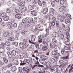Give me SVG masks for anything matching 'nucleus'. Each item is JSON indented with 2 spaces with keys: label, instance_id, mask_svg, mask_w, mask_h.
Returning <instances> with one entry per match:
<instances>
[{
  "label": "nucleus",
  "instance_id": "f257e3e1",
  "mask_svg": "<svg viewBox=\"0 0 73 73\" xmlns=\"http://www.w3.org/2000/svg\"><path fill=\"white\" fill-rule=\"evenodd\" d=\"M27 41L26 40H23V43H20L19 44V46L20 48L22 49H24V45H25V44H27Z\"/></svg>",
  "mask_w": 73,
  "mask_h": 73
},
{
  "label": "nucleus",
  "instance_id": "f03ea898",
  "mask_svg": "<svg viewBox=\"0 0 73 73\" xmlns=\"http://www.w3.org/2000/svg\"><path fill=\"white\" fill-rule=\"evenodd\" d=\"M59 34H60V31H55V33H53L52 34V36L55 38L56 37H58L59 36Z\"/></svg>",
  "mask_w": 73,
  "mask_h": 73
},
{
  "label": "nucleus",
  "instance_id": "7ed1b4c3",
  "mask_svg": "<svg viewBox=\"0 0 73 73\" xmlns=\"http://www.w3.org/2000/svg\"><path fill=\"white\" fill-rule=\"evenodd\" d=\"M46 32H47L46 34H42L39 37H42L43 38H44V37H46L48 36V35H49V31L48 30V29H47H47H46Z\"/></svg>",
  "mask_w": 73,
  "mask_h": 73
},
{
  "label": "nucleus",
  "instance_id": "20e7f679",
  "mask_svg": "<svg viewBox=\"0 0 73 73\" xmlns=\"http://www.w3.org/2000/svg\"><path fill=\"white\" fill-rule=\"evenodd\" d=\"M66 7L64 6H62L59 8V11L60 12H62L63 11H66Z\"/></svg>",
  "mask_w": 73,
  "mask_h": 73
},
{
  "label": "nucleus",
  "instance_id": "39448f33",
  "mask_svg": "<svg viewBox=\"0 0 73 73\" xmlns=\"http://www.w3.org/2000/svg\"><path fill=\"white\" fill-rule=\"evenodd\" d=\"M43 39H44V40L43 43H42V44H44V45L45 46L48 47V42H49L47 41V40L45 38H44Z\"/></svg>",
  "mask_w": 73,
  "mask_h": 73
},
{
  "label": "nucleus",
  "instance_id": "423d86ee",
  "mask_svg": "<svg viewBox=\"0 0 73 73\" xmlns=\"http://www.w3.org/2000/svg\"><path fill=\"white\" fill-rule=\"evenodd\" d=\"M37 66H38V67H40L41 68H43L44 67V66L42 65H37L35 64L34 65L33 67H32V70H35L36 69L35 68L36 67H37Z\"/></svg>",
  "mask_w": 73,
  "mask_h": 73
},
{
  "label": "nucleus",
  "instance_id": "0eeeda50",
  "mask_svg": "<svg viewBox=\"0 0 73 73\" xmlns=\"http://www.w3.org/2000/svg\"><path fill=\"white\" fill-rule=\"evenodd\" d=\"M59 63L60 64V66L62 68L64 67V64H65V62L63 60H60L59 62Z\"/></svg>",
  "mask_w": 73,
  "mask_h": 73
},
{
  "label": "nucleus",
  "instance_id": "6e6552de",
  "mask_svg": "<svg viewBox=\"0 0 73 73\" xmlns=\"http://www.w3.org/2000/svg\"><path fill=\"white\" fill-rule=\"evenodd\" d=\"M59 37L61 39L63 40V41H65L66 40H69L68 38H64V35L62 34H60L59 35Z\"/></svg>",
  "mask_w": 73,
  "mask_h": 73
},
{
  "label": "nucleus",
  "instance_id": "1a4fd4ad",
  "mask_svg": "<svg viewBox=\"0 0 73 73\" xmlns=\"http://www.w3.org/2000/svg\"><path fill=\"white\" fill-rule=\"evenodd\" d=\"M52 55H55V56H57V57H59V55L60 54L59 53L56 52V51H53L52 52Z\"/></svg>",
  "mask_w": 73,
  "mask_h": 73
},
{
  "label": "nucleus",
  "instance_id": "9d476101",
  "mask_svg": "<svg viewBox=\"0 0 73 73\" xmlns=\"http://www.w3.org/2000/svg\"><path fill=\"white\" fill-rule=\"evenodd\" d=\"M19 9L20 10H21V11H23V12H25V11L27 10V8L23 6L20 7H19Z\"/></svg>",
  "mask_w": 73,
  "mask_h": 73
},
{
  "label": "nucleus",
  "instance_id": "9b49d317",
  "mask_svg": "<svg viewBox=\"0 0 73 73\" xmlns=\"http://www.w3.org/2000/svg\"><path fill=\"white\" fill-rule=\"evenodd\" d=\"M48 12V8H45L43 9L42 12L43 14H46Z\"/></svg>",
  "mask_w": 73,
  "mask_h": 73
},
{
  "label": "nucleus",
  "instance_id": "f8f14e48",
  "mask_svg": "<svg viewBox=\"0 0 73 73\" xmlns=\"http://www.w3.org/2000/svg\"><path fill=\"white\" fill-rule=\"evenodd\" d=\"M28 60L29 62H31L33 64H34V63L36 62V60L32 59L31 57H29V58Z\"/></svg>",
  "mask_w": 73,
  "mask_h": 73
},
{
  "label": "nucleus",
  "instance_id": "ddd939ff",
  "mask_svg": "<svg viewBox=\"0 0 73 73\" xmlns=\"http://www.w3.org/2000/svg\"><path fill=\"white\" fill-rule=\"evenodd\" d=\"M8 55L9 57V61H11L12 59L13 60V56L11 55V54L10 52H9L8 53Z\"/></svg>",
  "mask_w": 73,
  "mask_h": 73
},
{
  "label": "nucleus",
  "instance_id": "4468645a",
  "mask_svg": "<svg viewBox=\"0 0 73 73\" xmlns=\"http://www.w3.org/2000/svg\"><path fill=\"white\" fill-rule=\"evenodd\" d=\"M46 66L47 68H50L51 66H52V64L50 62L48 61L46 63Z\"/></svg>",
  "mask_w": 73,
  "mask_h": 73
},
{
  "label": "nucleus",
  "instance_id": "2eb2a0df",
  "mask_svg": "<svg viewBox=\"0 0 73 73\" xmlns=\"http://www.w3.org/2000/svg\"><path fill=\"white\" fill-rule=\"evenodd\" d=\"M54 9L53 8L51 9L49 13L50 15L53 16V14H54Z\"/></svg>",
  "mask_w": 73,
  "mask_h": 73
},
{
  "label": "nucleus",
  "instance_id": "dca6fc26",
  "mask_svg": "<svg viewBox=\"0 0 73 73\" xmlns=\"http://www.w3.org/2000/svg\"><path fill=\"white\" fill-rule=\"evenodd\" d=\"M11 69L12 72H14V71H15V70H16L17 68H16V67L15 66H12L11 68Z\"/></svg>",
  "mask_w": 73,
  "mask_h": 73
},
{
  "label": "nucleus",
  "instance_id": "f3484780",
  "mask_svg": "<svg viewBox=\"0 0 73 73\" xmlns=\"http://www.w3.org/2000/svg\"><path fill=\"white\" fill-rule=\"evenodd\" d=\"M35 8V7L33 5H30L28 7V8L29 10V11H31V10H33V9H34V8Z\"/></svg>",
  "mask_w": 73,
  "mask_h": 73
},
{
  "label": "nucleus",
  "instance_id": "a211bd4d",
  "mask_svg": "<svg viewBox=\"0 0 73 73\" xmlns=\"http://www.w3.org/2000/svg\"><path fill=\"white\" fill-rule=\"evenodd\" d=\"M23 70L24 71H26V72L29 71V68L28 66L25 67L23 68Z\"/></svg>",
  "mask_w": 73,
  "mask_h": 73
},
{
  "label": "nucleus",
  "instance_id": "6ab92c4d",
  "mask_svg": "<svg viewBox=\"0 0 73 73\" xmlns=\"http://www.w3.org/2000/svg\"><path fill=\"white\" fill-rule=\"evenodd\" d=\"M29 17H27L26 18H24L23 19L22 21L23 23H25L29 19Z\"/></svg>",
  "mask_w": 73,
  "mask_h": 73
},
{
  "label": "nucleus",
  "instance_id": "aec40b11",
  "mask_svg": "<svg viewBox=\"0 0 73 73\" xmlns=\"http://www.w3.org/2000/svg\"><path fill=\"white\" fill-rule=\"evenodd\" d=\"M31 13L32 15H33V16H35L37 15V13L35 11H32L31 12Z\"/></svg>",
  "mask_w": 73,
  "mask_h": 73
},
{
  "label": "nucleus",
  "instance_id": "412c9836",
  "mask_svg": "<svg viewBox=\"0 0 73 73\" xmlns=\"http://www.w3.org/2000/svg\"><path fill=\"white\" fill-rule=\"evenodd\" d=\"M9 33L8 32H5L3 34V36L5 37H7L9 36Z\"/></svg>",
  "mask_w": 73,
  "mask_h": 73
},
{
  "label": "nucleus",
  "instance_id": "4be33fe9",
  "mask_svg": "<svg viewBox=\"0 0 73 73\" xmlns=\"http://www.w3.org/2000/svg\"><path fill=\"white\" fill-rule=\"evenodd\" d=\"M39 62L41 63L42 64H46V62L43 59H40L39 60Z\"/></svg>",
  "mask_w": 73,
  "mask_h": 73
},
{
  "label": "nucleus",
  "instance_id": "5701e85b",
  "mask_svg": "<svg viewBox=\"0 0 73 73\" xmlns=\"http://www.w3.org/2000/svg\"><path fill=\"white\" fill-rule=\"evenodd\" d=\"M36 38V35H33L31 37V41L33 42L35 41Z\"/></svg>",
  "mask_w": 73,
  "mask_h": 73
},
{
  "label": "nucleus",
  "instance_id": "b1692460",
  "mask_svg": "<svg viewBox=\"0 0 73 73\" xmlns=\"http://www.w3.org/2000/svg\"><path fill=\"white\" fill-rule=\"evenodd\" d=\"M55 1L54 0H51V4L53 7H54V6H55V3H54Z\"/></svg>",
  "mask_w": 73,
  "mask_h": 73
},
{
  "label": "nucleus",
  "instance_id": "393cba45",
  "mask_svg": "<svg viewBox=\"0 0 73 73\" xmlns=\"http://www.w3.org/2000/svg\"><path fill=\"white\" fill-rule=\"evenodd\" d=\"M32 57L34 59H35L36 60H38L39 59L37 57V56H36L35 54H33L32 55Z\"/></svg>",
  "mask_w": 73,
  "mask_h": 73
},
{
  "label": "nucleus",
  "instance_id": "a878e982",
  "mask_svg": "<svg viewBox=\"0 0 73 73\" xmlns=\"http://www.w3.org/2000/svg\"><path fill=\"white\" fill-rule=\"evenodd\" d=\"M7 25L8 27L10 28L12 27V24L11 23L8 22L7 23Z\"/></svg>",
  "mask_w": 73,
  "mask_h": 73
},
{
  "label": "nucleus",
  "instance_id": "bb28decb",
  "mask_svg": "<svg viewBox=\"0 0 73 73\" xmlns=\"http://www.w3.org/2000/svg\"><path fill=\"white\" fill-rule=\"evenodd\" d=\"M28 61V59H26L24 60L23 61V63H21L20 64V65H25L26 64V63Z\"/></svg>",
  "mask_w": 73,
  "mask_h": 73
},
{
  "label": "nucleus",
  "instance_id": "cd10ccee",
  "mask_svg": "<svg viewBox=\"0 0 73 73\" xmlns=\"http://www.w3.org/2000/svg\"><path fill=\"white\" fill-rule=\"evenodd\" d=\"M21 16H22L21 15H15V17L16 18L20 19H21Z\"/></svg>",
  "mask_w": 73,
  "mask_h": 73
},
{
  "label": "nucleus",
  "instance_id": "c85d7f7f",
  "mask_svg": "<svg viewBox=\"0 0 73 73\" xmlns=\"http://www.w3.org/2000/svg\"><path fill=\"white\" fill-rule=\"evenodd\" d=\"M25 48H26L27 49H29L30 48V46H29V45L28 44H26L25 46H24V49Z\"/></svg>",
  "mask_w": 73,
  "mask_h": 73
},
{
  "label": "nucleus",
  "instance_id": "c756f323",
  "mask_svg": "<svg viewBox=\"0 0 73 73\" xmlns=\"http://www.w3.org/2000/svg\"><path fill=\"white\" fill-rule=\"evenodd\" d=\"M25 55L24 56L25 58H26L27 59H28V58L29 57V53L27 52H25Z\"/></svg>",
  "mask_w": 73,
  "mask_h": 73
},
{
  "label": "nucleus",
  "instance_id": "7c9ffc66",
  "mask_svg": "<svg viewBox=\"0 0 73 73\" xmlns=\"http://www.w3.org/2000/svg\"><path fill=\"white\" fill-rule=\"evenodd\" d=\"M18 58L21 60L23 59V58H24V54H22L19 56Z\"/></svg>",
  "mask_w": 73,
  "mask_h": 73
},
{
  "label": "nucleus",
  "instance_id": "2f4dec72",
  "mask_svg": "<svg viewBox=\"0 0 73 73\" xmlns=\"http://www.w3.org/2000/svg\"><path fill=\"white\" fill-rule=\"evenodd\" d=\"M9 20V17L8 16L5 17L4 19L3 20L4 21H8Z\"/></svg>",
  "mask_w": 73,
  "mask_h": 73
},
{
  "label": "nucleus",
  "instance_id": "473e14b6",
  "mask_svg": "<svg viewBox=\"0 0 73 73\" xmlns=\"http://www.w3.org/2000/svg\"><path fill=\"white\" fill-rule=\"evenodd\" d=\"M49 69L51 72H53V71L56 70V69L53 67H51L49 68Z\"/></svg>",
  "mask_w": 73,
  "mask_h": 73
},
{
  "label": "nucleus",
  "instance_id": "72a5a7b5",
  "mask_svg": "<svg viewBox=\"0 0 73 73\" xmlns=\"http://www.w3.org/2000/svg\"><path fill=\"white\" fill-rule=\"evenodd\" d=\"M48 47L45 46V47H43V48H42V50H43V51H46V50H47V49H48Z\"/></svg>",
  "mask_w": 73,
  "mask_h": 73
},
{
  "label": "nucleus",
  "instance_id": "f704fd0d",
  "mask_svg": "<svg viewBox=\"0 0 73 73\" xmlns=\"http://www.w3.org/2000/svg\"><path fill=\"white\" fill-rule=\"evenodd\" d=\"M61 72H62V69L61 68H59L56 70L57 73H61Z\"/></svg>",
  "mask_w": 73,
  "mask_h": 73
},
{
  "label": "nucleus",
  "instance_id": "c9c22d12",
  "mask_svg": "<svg viewBox=\"0 0 73 73\" xmlns=\"http://www.w3.org/2000/svg\"><path fill=\"white\" fill-rule=\"evenodd\" d=\"M0 15L1 17H4V16H7V13H2L0 14Z\"/></svg>",
  "mask_w": 73,
  "mask_h": 73
},
{
  "label": "nucleus",
  "instance_id": "e433bc0d",
  "mask_svg": "<svg viewBox=\"0 0 73 73\" xmlns=\"http://www.w3.org/2000/svg\"><path fill=\"white\" fill-rule=\"evenodd\" d=\"M55 46V45L54 44V43H51L50 44V48H53Z\"/></svg>",
  "mask_w": 73,
  "mask_h": 73
},
{
  "label": "nucleus",
  "instance_id": "4c0bfd02",
  "mask_svg": "<svg viewBox=\"0 0 73 73\" xmlns=\"http://www.w3.org/2000/svg\"><path fill=\"white\" fill-rule=\"evenodd\" d=\"M38 42H39V43H41L42 42V39L41 38V37L38 36Z\"/></svg>",
  "mask_w": 73,
  "mask_h": 73
},
{
  "label": "nucleus",
  "instance_id": "58836bf2",
  "mask_svg": "<svg viewBox=\"0 0 73 73\" xmlns=\"http://www.w3.org/2000/svg\"><path fill=\"white\" fill-rule=\"evenodd\" d=\"M65 19V17L64 16H62L60 19V21L62 22H63L64 21V19Z\"/></svg>",
  "mask_w": 73,
  "mask_h": 73
},
{
  "label": "nucleus",
  "instance_id": "ea45409f",
  "mask_svg": "<svg viewBox=\"0 0 73 73\" xmlns=\"http://www.w3.org/2000/svg\"><path fill=\"white\" fill-rule=\"evenodd\" d=\"M0 47L4 48H5V44L4 43H2L0 44Z\"/></svg>",
  "mask_w": 73,
  "mask_h": 73
},
{
  "label": "nucleus",
  "instance_id": "a19ab883",
  "mask_svg": "<svg viewBox=\"0 0 73 73\" xmlns=\"http://www.w3.org/2000/svg\"><path fill=\"white\" fill-rule=\"evenodd\" d=\"M11 54L13 56H15L16 54V51L15 50H13L11 51Z\"/></svg>",
  "mask_w": 73,
  "mask_h": 73
},
{
  "label": "nucleus",
  "instance_id": "79ce46f5",
  "mask_svg": "<svg viewBox=\"0 0 73 73\" xmlns=\"http://www.w3.org/2000/svg\"><path fill=\"white\" fill-rule=\"evenodd\" d=\"M9 41H14V39L13 37H9L8 39Z\"/></svg>",
  "mask_w": 73,
  "mask_h": 73
},
{
  "label": "nucleus",
  "instance_id": "37998d69",
  "mask_svg": "<svg viewBox=\"0 0 73 73\" xmlns=\"http://www.w3.org/2000/svg\"><path fill=\"white\" fill-rule=\"evenodd\" d=\"M3 61H4V62L5 63H7L8 62V60H7V58H3Z\"/></svg>",
  "mask_w": 73,
  "mask_h": 73
},
{
  "label": "nucleus",
  "instance_id": "c03bdc74",
  "mask_svg": "<svg viewBox=\"0 0 73 73\" xmlns=\"http://www.w3.org/2000/svg\"><path fill=\"white\" fill-rule=\"evenodd\" d=\"M42 58L44 60H46L48 58V57L45 55H43L42 56Z\"/></svg>",
  "mask_w": 73,
  "mask_h": 73
},
{
  "label": "nucleus",
  "instance_id": "a18cd8bd",
  "mask_svg": "<svg viewBox=\"0 0 73 73\" xmlns=\"http://www.w3.org/2000/svg\"><path fill=\"white\" fill-rule=\"evenodd\" d=\"M56 24L57 27H59V25H60V21H56Z\"/></svg>",
  "mask_w": 73,
  "mask_h": 73
},
{
  "label": "nucleus",
  "instance_id": "49530a36",
  "mask_svg": "<svg viewBox=\"0 0 73 73\" xmlns=\"http://www.w3.org/2000/svg\"><path fill=\"white\" fill-rule=\"evenodd\" d=\"M12 44H13V45H15V46H17L18 45V43H17V42H15L14 43V42H13L12 43Z\"/></svg>",
  "mask_w": 73,
  "mask_h": 73
},
{
  "label": "nucleus",
  "instance_id": "de8ad7c7",
  "mask_svg": "<svg viewBox=\"0 0 73 73\" xmlns=\"http://www.w3.org/2000/svg\"><path fill=\"white\" fill-rule=\"evenodd\" d=\"M52 41L53 43L54 44V43H56V42H57V40H56V39L55 38H53L52 39Z\"/></svg>",
  "mask_w": 73,
  "mask_h": 73
},
{
  "label": "nucleus",
  "instance_id": "09e8293b",
  "mask_svg": "<svg viewBox=\"0 0 73 73\" xmlns=\"http://www.w3.org/2000/svg\"><path fill=\"white\" fill-rule=\"evenodd\" d=\"M20 10H19V9H15V12H16V13H17L18 14L20 13Z\"/></svg>",
  "mask_w": 73,
  "mask_h": 73
},
{
  "label": "nucleus",
  "instance_id": "8fccbe9b",
  "mask_svg": "<svg viewBox=\"0 0 73 73\" xmlns=\"http://www.w3.org/2000/svg\"><path fill=\"white\" fill-rule=\"evenodd\" d=\"M53 49H54V51H55V52H57V51H58L57 48V47L56 46H55Z\"/></svg>",
  "mask_w": 73,
  "mask_h": 73
},
{
  "label": "nucleus",
  "instance_id": "3c124183",
  "mask_svg": "<svg viewBox=\"0 0 73 73\" xmlns=\"http://www.w3.org/2000/svg\"><path fill=\"white\" fill-rule=\"evenodd\" d=\"M61 17V16L60 15H58L57 16V18L58 20H60Z\"/></svg>",
  "mask_w": 73,
  "mask_h": 73
},
{
  "label": "nucleus",
  "instance_id": "603ef678",
  "mask_svg": "<svg viewBox=\"0 0 73 73\" xmlns=\"http://www.w3.org/2000/svg\"><path fill=\"white\" fill-rule=\"evenodd\" d=\"M39 21L41 23H45L44 20L42 19H39Z\"/></svg>",
  "mask_w": 73,
  "mask_h": 73
},
{
  "label": "nucleus",
  "instance_id": "864d4df0",
  "mask_svg": "<svg viewBox=\"0 0 73 73\" xmlns=\"http://www.w3.org/2000/svg\"><path fill=\"white\" fill-rule=\"evenodd\" d=\"M6 12L7 13H10V12H11V10L10 9H9L8 8H7L6 9Z\"/></svg>",
  "mask_w": 73,
  "mask_h": 73
},
{
  "label": "nucleus",
  "instance_id": "5fc2aeb1",
  "mask_svg": "<svg viewBox=\"0 0 73 73\" xmlns=\"http://www.w3.org/2000/svg\"><path fill=\"white\" fill-rule=\"evenodd\" d=\"M38 5H40L41 7H42V3H41V1H40V0H38Z\"/></svg>",
  "mask_w": 73,
  "mask_h": 73
},
{
  "label": "nucleus",
  "instance_id": "6e6d98bb",
  "mask_svg": "<svg viewBox=\"0 0 73 73\" xmlns=\"http://www.w3.org/2000/svg\"><path fill=\"white\" fill-rule=\"evenodd\" d=\"M65 43L66 45H70V43L68 40L67 41H66L65 42Z\"/></svg>",
  "mask_w": 73,
  "mask_h": 73
},
{
  "label": "nucleus",
  "instance_id": "4d7b16f0",
  "mask_svg": "<svg viewBox=\"0 0 73 73\" xmlns=\"http://www.w3.org/2000/svg\"><path fill=\"white\" fill-rule=\"evenodd\" d=\"M5 46H6V45H7V46H9V42L8 41H6L5 42Z\"/></svg>",
  "mask_w": 73,
  "mask_h": 73
},
{
  "label": "nucleus",
  "instance_id": "13d9d810",
  "mask_svg": "<svg viewBox=\"0 0 73 73\" xmlns=\"http://www.w3.org/2000/svg\"><path fill=\"white\" fill-rule=\"evenodd\" d=\"M51 25L52 27H54L55 25V22L54 21H52L51 23Z\"/></svg>",
  "mask_w": 73,
  "mask_h": 73
},
{
  "label": "nucleus",
  "instance_id": "bf43d9fd",
  "mask_svg": "<svg viewBox=\"0 0 73 73\" xmlns=\"http://www.w3.org/2000/svg\"><path fill=\"white\" fill-rule=\"evenodd\" d=\"M28 21V23H31L33 21V18H31V19H29Z\"/></svg>",
  "mask_w": 73,
  "mask_h": 73
},
{
  "label": "nucleus",
  "instance_id": "052dcab7",
  "mask_svg": "<svg viewBox=\"0 0 73 73\" xmlns=\"http://www.w3.org/2000/svg\"><path fill=\"white\" fill-rule=\"evenodd\" d=\"M70 23V21L67 19L65 20V23L66 24H68V23Z\"/></svg>",
  "mask_w": 73,
  "mask_h": 73
},
{
  "label": "nucleus",
  "instance_id": "680f3d73",
  "mask_svg": "<svg viewBox=\"0 0 73 73\" xmlns=\"http://www.w3.org/2000/svg\"><path fill=\"white\" fill-rule=\"evenodd\" d=\"M19 70L20 73H21L22 71H23V68H22V67H19Z\"/></svg>",
  "mask_w": 73,
  "mask_h": 73
},
{
  "label": "nucleus",
  "instance_id": "e2e57ef3",
  "mask_svg": "<svg viewBox=\"0 0 73 73\" xmlns=\"http://www.w3.org/2000/svg\"><path fill=\"white\" fill-rule=\"evenodd\" d=\"M66 16L67 18L69 19H71V16H70V15L67 14L66 15Z\"/></svg>",
  "mask_w": 73,
  "mask_h": 73
},
{
  "label": "nucleus",
  "instance_id": "0e129e2a",
  "mask_svg": "<svg viewBox=\"0 0 73 73\" xmlns=\"http://www.w3.org/2000/svg\"><path fill=\"white\" fill-rule=\"evenodd\" d=\"M64 1L63 0H61L60 1V4H62V5H63V4H64Z\"/></svg>",
  "mask_w": 73,
  "mask_h": 73
},
{
  "label": "nucleus",
  "instance_id": "69168bd1",
  "mask_svg": "<svg viewBox=\"0 0 73 73\" xmlns=\"http://www.w3.org/2000/svg\"><path fill=\"white\" fill-rule=\"evenodd\" d=\"M4 52V50L3 48L0 49V53H3Z\"/></svg>",
  "mask_w": 73,
  "mask_h": 73
},
{
  "label": "nucleus",
  "instance_id": "338daca9",
  "mask_svg": "<svg viewBox=\"0 0 73 73\" xmlns=\"http://www.w3.org/2000/svg\"><path fill=\"white\" fill-rule=\"evenodd\" d=\"M14 64H15V65H18L19 62H18V60H15L14 62Z\"/></svg>",
  "mask_w": 73,
  "mask_h": 73
},
{
  "label": "nucleus",
  "instance_id": "774afa93",
  "mask_svg": "<svg viewBox=\"0 0 73 73\" xmlns=\"http://www.w3.org/2000/svg\"><path fill=\"white\" fill-rule=\"evenodd\" d=\"M13 65V64L12 63H10L8 65V68H10L11 66H12Z\"/></svg>",
  "mask_w": 73,
  "mask_h": 73
}]
</instances>
